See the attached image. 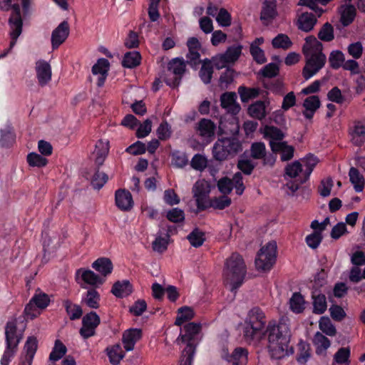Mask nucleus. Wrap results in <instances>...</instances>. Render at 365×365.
I'll return each instance as SVG.
<instances>
[{"mask_svg":"<svg viewBox=\"0 0 365 365\" xmlns=\"http://www.w3.org/2000/svg\"><path fill=\"white\" fill-rule=\"evenodd\" d=\"M269 351L272 358L282 359L289 354L290 330L288 324L281 320L278 324H269L267 327Z\"/></svg>","mask_w":365,"mask_h":365,"instance_id":"obj_1","label":"nucleus"},{"mask_svg":"<svg viewBox=\"0 0 365 365\" xmlns=\"http://www.w3.org/2000/svg\"><path fill=\"white\" fill-rule=\"evenodd\" d=\"M303 53L306 64L302 70L305 80H309L317 74L325 65L326 56L322 53V44L314 36H309L305 39Z\"/></svg>","mask_w":365,"mask_h":365,"instance_id":"obj_2","label":"nucleus"},{"mask_svg":"<svg viewBox=\"0 0 365 365\" xmlns=\"http://www.w3.org/2000/svg\"><path fill=\"white\" fill-rule=\"evenodd\" d=\"M247 268L242 256L233 253L227 259L223 270L225 282L230 286V290L235 292L243 283Z\"/></svg>","mask_w":365,"mask_h":365,"instance_id":"obj_3","label":"nucleus"},{"mask_svg":"<svg viewBox=\"0 0 365 365\" xmlns=\"http://www.w3.org/2000/svg\"><path fill=\"white\" fill-rule=\"evenodd\" d=\"M242 150V145L236 137L218 138L212 148L213 158L222 162L235 157Z\"/></svg>","mask_w":365,"mask_h":365,"instance_id":"obj_4","label":"nucleus"},{"mask_svg":"<svg viewBox=\"0 0 365 365\" xmlns=\"http://www.w3.org/2000/svg\"><path fill=\"white\" fill-rule=\"evenodd\" d=\"M277 248L276 242L271 241L259 250L255 259L257 269L267 271L272 267L276 262Z\"/></svg>","mask_w":365,"mask_h":365,"instance_id":"obj_5","label":"nucleus"},{"mask_svg":"<svg viewBox=\"0 0 365 365\" xmlns=\"http://www.w3.org/2000/svg\"><path fill=\"white\" fill-rule=\"evenodd\" d=\"M14 12L9 19V24L10 27V36L11 42L9 48L6 49L1 55L0 58L6 57L12 50L14 46L16 45L17 38L22 32L23 21L21 16L20 6L15 4L14 6Z\"/></svg>","mask_w":365,"mask_h":365,"instance_id":"obj_6","label":"nucleus"},{"mask_svg":"<svg viewBox=\"0 0 365 365\" xmlns=\"http://www.w3.org/2000/svg\"><path fill=\"white\" fill-rule=\"evenodd\" d=\"M26 324L21 318H12L9 319L5 326V342L20 344L24 336V332Z\"/></svg>","mask_w":365,"mask_h":365,"instance_id":"obj_7","label":"nucleus"},{"mask_svg":"<svg viewBox=\"0 0 365 365\" xmlns=\"http://www.w3.org/2000/svg\"><path fill=\"white\" fill-rule=\"evenodd\" d=\"M186 64L182 58H173L168 65V77L165 83L168 86L175 88L180 83L182 77L185 72Z\"/></svg>","mask_w":365,"mask_h":365,"instance_id":"obj_8","label":"nucleus"},{"mask_svg":"<svg viewBox=\"0 0 365 365\" xmlns=\"http://www.w3.org/2000/svg\"><path fill=\"white\" fill-rule=\"evenodd\" d=\"M217 185L219 191L225 195L230 193L233 187L239 195H241L245 190L242 176L239 172L233 175L232 180L227 177L222 178L218 180Z\"/></svg>","mask_w":365,"mask_h":365,"instance_id":"obj_9","label":"nucleus"},{"mask_svg":"<svg viewBox=\"0 0 365 365\" xmlns=\"http://www.w3.org/2000/svg\"><path fill=\"white\" fill-rule=\"evenodd\" d=\"M201 324L196 322H190L186 324L182 329L180 336L177 339V342L187 343L186 347L192 346L193 349V355L195 353V339L201 331Z\"/></svg>","mask_w":365,"mask_h":365,"instance_id":"obj_10","label":"nucleus"},{"mask_svg":"<svg viewBox=\"0 0 365 365\" xmlns=\"http://www.w3.org/2000/svg\"><path fill=\"white\" fill-rule=\"evenodd\" d=\"M101 323L100 317L95 312H90L82 318V327L80 335L83 339H88L96 334V329Z\"/></svg>","mask_w":365,"mask_h":365,"instance_id":"obj_11","label":"nucleus"},{"mask_svg":"<svg viewBox=\"0 0 365 365\" xmlns=\"http://www.w3.org/2000/svg\"><path fill=\"white\" fill-rule=\"evenodd\" d=\"M351 143L357 147L365 143V119L355 120L349 129Z\"/></svg>","mask_w":365,"mask_h":365,"instance_id":"obj_12","label":"nucleus"},{"mask_svg":"<svg viewBox=\"0 0 365 365\" xmlns=\"http://www.w3.org/2000/svg\"><path fill=\"white\" fill-rule=\"evenodd\" d=\"M69 25L66 21L61 22L51 34V45L53 49H56L61 45L69 35Z\"/></svg>","mask_w":365,"mask_h":365,"instance_id":"obj_13","label":"nucleus"},{"mask_svg":"<svg viewBox=\"0 0 365 365\" xmlns=\"http://www.w3.org/2000/svg\"><path fill=\"white\" fill-rule=\"evenodd\" d=\"M215 125L209 119H201L197 125V133L206 143H210L215 135Z\"/></svg>","mask_w":365,"mask_h":365,"instance_id":"obj_14","label":"nucleus"},{"mask_svg":"<svg viewBox=\"0 0 365 365\" xmlns=\"http://www.w3.org/2000/svg\"><path fill=\"white\" fill-rule=\"evenodd\" d=\"M247 349L242 347H237L235 349L231 354L227 351H223L222 358L233 365H246L247 362Z\"/></svg>","mask_w":365,"mask_h":365,"instance_id":"obj_15","label":"nucleus"},{"mask_svg":"<svg viewBox=\"0 0 365 365\" xmlns=\"http://www.w3.org/2000/svg\"><path fill=\"white\" fill-rule=\"evenodd\" d=\"M142 337V331L140 329H129L125 330L122 336L123 347L126 351L134 349L135 344Z\"/></svg>","mask_w":365,"mask_h":365,"instance_id":"obj_16","label":"nucleus"},{"mask_svg":"<svg viewBox=\"0 0 365 365\" xmlns=\"http://www.w3.org/2000/svg\"><path fill=\"white\" fill-rule=\"evenodd\" d=\"M36 72L40 86H46L51 79V68L50 64L43 60L36 63Z\"/></svg>","mask_w":365,"mask_h":365,"instance_id":"obj_17","label":"nucleus"},{"mask_svg":"<svg viewBox=\"0 0 365 365\" xmlns=\"http://www.w3.org/2000/svg\"><path fill=\"white\" fill-rule=\"evenodd\" d=\"M109 61L106 58L99 59L92 67L93 75L98 76L97 85L98 87L103 86L109 71Z\"/></svg>","mask_w":365,"mask_h":365,"instance_id":"obj_18","label":"nucleus"},{"mask_svg":"<svg viewBox=\"0 0 365 365\" xmlns=\"http://www.w3.org/2000/svg\"><path fill=\"white\" fill-rule=\"evenodd\" d=\"M115 205L121 210L128 211L133 207V197L130 192L125 190H118L115 192Z\"/></svg>","mask_w":365,"mask_h":365,"instance_id":"obj_19","label":"nucleus"},{"mask_svg":"<svg viewBox=\"0 0 365 365\" xmlns=\"http://www.w3.org/2000/svg\"><path fill=\"white\" fill-rule=\"evenodd\" d=\"M76 274L77 277H81L86 284L93 287H98L105 282L103 277L98 276L91 269L81 268L76 271Z\"/></svg>","mask_w":365,"mask_h":365,"instance_id":"obj_20","label":"nucleus"},{"mask_svg":"<svg viewBox=\"0 0 365 365\" xmlns=\"http://www.w3.org/2000/svg\"><path fill=\"white\" fill-rule=\"evenodd\" d=\"M236 99L237 95L235 93L226 92L220 97L221 106L227 112L236 114L240 110V106L236 103Z\"/></svg>","mask_w":365,"mask_h":365,"instance_id":"obj_21","label":"nucleus"},{"mask_svg":"<svg viewBox=\"0 0 365 365\" xmlns=\"http://www.w3.org/2000/svg\"><path fill=\"white\" fill-rule=\"evenodd\" d=\"M321 102L317 96H310L306 98L303 102V111L304 116L309 120H311L317 110L320 107Z\"/></svg>","mask_w":365,"mask_h":365,"instance_id":"obj_22","label":"nucleus"},{"mask_svg":"<svg viewBox=\"0 0 365 365\" xmlns=\"http://www.w3.org/2000/svg\"><path fill=\"white\" fill-rule=\"evenodd\" d=\"M254 324L244 322L243 324V336L247 341H252L255 339H258L264 334V329L257 327Z\"/></svg>","mask_w":365,"mask_h":365,"instance_id":"obj_23","label":"nucleus"},{"mask_svg":"<svg viewBox=\"0 0 365 365\" xmlns=\"http://www.w3.org/2000/svg\"><path fill=\"white\" fill-rule=\"evenodd\" d=\"M132 292L133 287L128 280L118 281L111 289V293L118 298L128 297Z\"/></svg>","mask_w":365,"mask_h":365,"instance_id":"obj_24","label":"nucleus"},{"mask_svg":"<svg viewBox=\"0 0 365 365\" xmlns=\"http://www.w3.org/2000/svg\"><path fill=\"white\" fill-rule=\"evenodd\" d=\"M264 318L263 312L258 307H254L248 312L245 322L255 326L258 324L259 327L264 329L266 323Z\"/></svg>","mask_w":365,"mask_h":365,"instance_id":"obj_25","label":"nucleus"},{"mask_svg":"<svg viewBox=\"0 0 365 365\" xmlns=\"http://www.w3.org/2000/svg\"><path fill=\"white\" fill-rule=\"evenodd\" d=\"M109 151L108 140H99L95 147L94 155L95 162L98 165H103Z\"/></svg>","mask_w":365,"mask_h":365,"instance_id":"obj_26","label":"nucleus"},{"mask_svg":"<svg viewBox=\"0 0 365 365\" xmlns=\"http://www.w3.org/2000/svg\"><path fill=\"white\" fill-rule=\"evenodd\" d=\"M272 150L274 153H281V160L288 161L294 156V148L293 146L288 145L286 142L280 144L272 143Z\"/></svg>","mask_w":365,"mask_h":365,"instance_id":"obj_27","label":"nucleus"},{"mask_svg":"<svg viewBox=\"0 0 365 365\" xmlns=\"http://www.w3.org/2000/svg\"><path fill=\"white\" fill-rule=\"evenodd\" d=\"M316 23L317 18L312 13H303L299 16L298 19L299 29L305 32H309L312 30Z\"/></svg>","mask_w":365,"mask_h":365,"instance_id":"obj_28","label":"nucleus"},{"mask_svg":"<svg viewBox=\"0 0 365 365\" xmlns=\"http://www.w3.org/2000/svg\"><path fill=\"white\" fill-rule=\"evenodd\" d=\"M340 21L343 26L349 25L354 19L356 16V8L352 4H344L339 9Z\"/></svg>","mask_w":365,"mask_h":365,"instance_id":"obj_29","label":"nucleus"},{"mask_svg":"<svg viewBox=\"0 0 365 365\" xmlns=\"http://www.w3.org/2000/svg\"><path fill=\"white\" fill-rule=\"evenodd\" d=\"M92 267L104 277L110 274L113 268L112 262L106 257L97 259L93 262Z\"/></svg>","mask_w":365,"mask_h":365,"instance_id":"obj_30","label":"nucleus"},{"mask_svg":"<svg viewBox=\"0 0 365 365\" xmlns=\"http://www.w3.org/2000/svg\"><path fill=\"white\" fill-rule=\"evenodd\" d=\"M101 296L94 289H88L82 297V303L91 309H98L100 306Z\"/></svg>","mask_w":365,"mask_h":365,"instance_id":"obj_31","label":"nucleus"},{"mask_svg":"<svg viewBox=\"0 0 365 365\" xmlns=\"http://www.w3.org/2000/svg\"><path fill=\"white\" fill-rule=\"evenodd\" d=\"M267 106L264 101H257L251 104L248 108L249 115L257 120H262L267 115Z\"/></svg>","mask_w":365,"mask_h":365,"instance_id":"obj_32","label":"nucleus"},{"mask_svg":"<svg viewBox=\"0 0 365 365\" xmlns=\"http://www.w3.org/2000/svg\"><path fill=\"white\" fill-rule=\"evenodd\" d=\"M303 168V179L301 180V183L305 182L309 178L314 167L317 165L318 160L317 158L313 155H309L302 160Z\"/></svg>","mask_w":365,"mask_h":365,"instance_id":"obj_33","label":"nucleus"},{"mask_svg":"<svg viewBox=\"0 0 365 365\" xmlns=\"http://www.w3.org/2000/svg\"><path fill=\"white\" fill-rule=\"evenodd\" d=\"M264 137L269 140V145L272 148V143L280 144L283 143L282 140L284 135L282 130L274 126H267L264 128Z\"/></svg>","mask_w":365,"mask_h":365,"instance_id":"obj_34","label":"nucleus"},{"mask_svg":"<svg viewBox=\"0 0 365 365\" xmlns=\"http://www.w3.org/2000/svg\"><path fill=\"white\" fill-rule=\"evenodd\" d=\"M63 305L71 320L79 319L82 317L83 309L80 305L73 303L69 299L63 300Z\"/></svg>","mask_w":365,"mask_h":365,"instance_id":"obj_35","label":"nucleus"},{"mask_svg":"<svg viewBox=\"0 0 365 365\" xmlns=\"http://www.w3.org/2000/svg\"><path fill=\"white\" fill-rule=\"evenodd\" d=\"M302 164L299 160H295L287 165L284 169V178H294L299 176L300 180L303 179Z\"/></svg>","mask_w":365,"mask_h":365,"instance_id":"obj_36","label":"nucleus"},{"mask_svg":"<svg viewBox=\"0 0 365 365\" xmlns=\"http://www.w3.org/2000/svg\"><path fill=\"white\" fill-rule=\"evenodd\" d=\"M275 1H264L262 8L260 19L262 21H271L277 16Z\"/></svg>","mask_w":365,"mask_h":365,"instance_id":"obj_37","label":"nucleus"},{"mask_svg":"<svg viewBox=\"0 0 365 365\" xmlns=\"http://www.w3.org/2000/svg\"><path fill=\"white\" fill-rule=\"evenodd\" d=\"M349 180L354 186L356 192H360L363 190L364 186V179L363 175L359 171L354 167H351L349 172Z\"/></svg>","mask_w":365,"mask_h":365,"instance_id":"obj_38","label":"nucleus"},{"mask_svg":"<svg viewBox=\"0 0 365 365\" xmlns=\"http://www.w3.org/2000/svg\"><path fill=\"white\" fill-rule=\"evenodd\" d=\"M109 361L112 364H118L125 356L124 351L120 344H116L106 349Z\"/></svg>","mask_w":365,"mask_h":365,"instance_id":"obj_39","label":"nucleus"},{"mask_svg":"<svg viewBox=\"0 0 365 365\" xmlns=\"http://www.w3.org/2000/svg\"><path fill=\"white\" fill-rule=\"evenodd\" d=\"M313 343L317 354H324L331 344L329 339L319 331L314 336Z\"/></svg>","mask_w":365,"mask_h":365,"instance_id":"obj_40","label":"nucleus"},{"mask_svg":"<svg viewBox=\"0 0 365 365\" xmlns=\"http://www.w3.org/2000/svg\"><path fill=\"white\" fill-rule=\"evenodd\" d=\"M18 341L16 344L5 342V349L0 360L1 365H9L18 350Z\"/></svg>","mask_w":365,"mask_h":365,"instance_id":"obj_41","label":"nucleus"},{"mask_svg":"<svg viewBox=\"0 0 365 365\" xmlns=\"http://www.w3.org/2000/svg\"><path fill=\"white\" fill-rule=\"evenodd\" d=\"M313 298V312L315 314H323L327 308L326 297L324 294H317V292L312 293Z\"/></svg>","mask_w":365,"mask_h":365,"instance_id":"obj_42","label":"nucleus"},{"mask_svg":"<svg viewBox=\"0 0 365 365\" xmlns=\"http://www.w3.org/2000/svg\"><path fill=\"white\" fill-rule=\"evenodd\" d=\"M66 346L60 340L57 339L49 354V360L52 362H56L62 359L66 355Z\"/></svg>","mask_w":365,"mask_h":365,"instance_id":"obj_43","label":"nucleus"},{"mask_svg":"<svg viewBox=\"0 0 365 365\" xmlns=\"http://www.w3.org/2000/svg\"><path fill=\"white\" fill-rule=\"evenodd\" d=\"M14 140L12 127L10 124H6L0 129V146L6 147Z\"/></svg>","mask_w":365,"mask_h":365,"instance_id":"obj_44","label":"nucleus"},{"mask_svg":"<svg viewBox=\"0 0 365 365\" xmlns=\"http://www.w3.org/2000/svg\"><path fill=\"white\" fill-rule=\"evenodd\" d=\"M141 56L138 51L127 52L123 57L122 64L123 67L132 68L138 66L140 63Z\"/></svg>","mask_w":365,"mask_h":365,"instance_id":"obj_45","label":"nucleus"},{"mask_svg":"<svg viewBox=\"0 0 365 365\" xmlns=\"http://www.w3.org/2000/svg\"><path fill=\"white\" fill-rule=\"evenodd\" d=\"M213 73V66L211 61L208 59H205L202 65V67L199 72V76L202 81L208 84L210 83Z\"/></svg>","mask_w":365,"mask_h":365,"instance_id":"obj_46","label":"nucleus"},{"mask_svg":"<svg viewBox=\"0 0 365 365\" xmlns=\"http://www.w3.org/2000/svg\"><path fill=\"white\" fill-rule=\"evenodd\" d=\"M304 299L301 294L295 292L289 299L290 309L297 314L302 313L304 309Z\"/></svg>","mask_w":365,"mask_h":365,"instance_id":"obj_47","label":"nucleus"},{"mask_svg":"<svg viewBox=\"0 0 365 365\" xmlns=\"http://www.w3.org/2000/svg\"><path fill=\"white\" fill-rule=\"evenodd\" d=\"M38 349V340L36 336H28L24 346L23 352L26 356L34 358Z\"/></svg>","mask_w":365,"mask_h":365,"instance_id":"obj_48","label":"nucleus"},{"mask_svg":"<svg viewBox=\"0 0 365 365\" xmlns=\"http://www.w3.org/2000/svg\"><path fill=\"white\" fill-rule=\"evenodd\" d=\"M272 45L274 48L287 50L292 46V42L287 35L279 34L272 39Z\"/></svg>","mask_w":365,"mask_h":365,"instance_id":"obj_49","label":"nucleus"},{"mask_svg":"<svg viewBox=\"0 0 365 365\" xmlns=\"http://www.w3.org/2000/svg\"><path fill=\"white\" fill-rule=\"evenodd\" d=\"M194 317L192 309L189 307H182L178 309V317L175 324L181 326L184 322L190 320Z\"/></svg>","mask_w":365,"mask_h":365,"instance_id":"obj_50","label":"nucleus"},{"mask_svg":"<svg viewBox=\"0 0 365 365\" xmlns=\"http://www.w3.org/2000/svg\"><path fill=\"white\" fill-rule=\"evenodd\" d=\"M169 237L168 234H165L163 237L158 234L152 243L153 250L159 253L165 252L168 248Z\"/></svg>","mask_w":365,"mask_h":365,"instance_id":"obj_51","label":"nucleus"},{"mask_svg":"<svg viewBox=\"0 0 365 365\" xmlns=\"http://www.w3.org/2000/svg\"><path fill=\"white\" fill-rule=\"evenodd\" d=\"M190 243L195 247H200L205 240V233L199 229L193 230L187 237Z\"/></svg>","mask_w":365,"mask_h":365,"instance_id":"obj_52","label":"nucleus"},{"mask_svg":"<svg viewBox=\"0 0 365 365\" xmlns=\"http://www.w3.org/2000/svg\"><path fill=\"white\" fill-rule=\"evenodd\" d=\"M319 327L320 330L328 336H332L336 334V328L329 317H322L319 322Z\"/></svg>","mask_w":365,"mask_h":365,"instance_id":"obj_53","label":"nucleus"},{"mask_svg":"<svg viewBox=\"0 0 365 365\" xmlns=\"http://www.w3.org/2000/svg\"><path fill=\"white\" fill-rule=\"evenodd\" d=\"M299 352L297 354V360L300 364H305L310 357L309 344L301 341L298 344Z\"/></svg>","mask_w":365,"mask_h":365,"instance_id":"obj_54","label":"nucleus"},{"mask_svg":"<svg viewBox=\"0 0 365 365\" xmlns=\"http://www.w3.org/2000/svg\"><path fill=\"white\" fill-rule=\"evenodd\" d=\"M27 162L31 167H44L46 165L48 160L44 157L36 153H30L27 155Z\"/></svg>","mask_w":365,"mask_h":365,"instance_id":"obj_55","label":"nucleus"},{"mask_svg":"<svg viewBox=\"0 0 365 365\" xmlns=\"http://www.w3.org/2000/svg\"><path fill=\"white\" fill-rule=\"evenodd\" d=\"M318 37L320 40L324 41H331L334 39V29L329 23H326L323 25L318 34Z\"/></svg>","mask_w":365,"mask_h":365,"instance_id":"obj_56","label":"nucleus"},{"mask_svg":"<svg viewBox=\"0 0 365 365\" xmlns=\"http://www.w3.org/2000/svg\"><path fill=\"white\" fill-rule=\"evenodd\" d=\"M242 48L240 45L230 46L223 54L229 63H234L240 56Z\"/></svg>","mask_w":365,"mask_h":365,"instance_id":"obj_57","label":"nucleus"},{"mask_svg":"<svg viewBox=\"0 0 365 365\" xmlns=\"http://www.w3.org/2000/svg\"><path fill=\"white\" fill-rule=\"evenodd\" d=\"M31 300H32L36 307L39 309H45L50 302L48 296L46 294L41 292H38V291H36Z\"/></svg>","mask_w":365,"mask_h":365,"instance_id":"obj_58","label":"nucleus"},{"mask_svg":"<svg viewBox=\"0 0 365 365\" xmlns=\"http://www.w3.org/2000/svg\"><path fill=\"white\" fill-rule=\"evenodd\" d=\"M193 195H209L210 192V186L207 181L205 180H197L192 188Z\"/></svg>","mask_w":365,"mask_h":365,"instance_id":"obj_59","label":"nucleus"},{"mask_svg":"<svg viewBox=\"0 0 365 365\" xmlns=\"http://www.w3.org/2000/svg\"><path fill=\"white\" fill-rule=\"evenodd\" d=\"M251 156L255 159H262L265 156L266 148L263 143H254L250 148Z\"/></svg>","mask_w":365,"mask_h":365,"instance_id":"obj_60","label":"nucleus"},{"mask_svg":"<svg viewBox=\"0 0 365 365\" xmlns=\"http://www.w3.org/2000/svg\"><path fill=\"white\" fill-rule=\"evenodd\" d=\"M231 204V200L226 195L213 197L211 199V207L218 210H223L229 207Z\"/></svg>","mask_w":365,"mask_h":365,"instance_id":"obj_61","label":"nucleus"},{"mask_svg":"<svg viewBox=\"0 0 365 365\" xmlns=\"http://www.w3.org/2000/svg\"><path fill=\"white\" fill-rule=\"evenodd\" d=\"M220 26L227 27L231 24V15L225 9H220L215 19Z\"/></svg>","mask_w":365,"mask_h":365,"instance_id":"obj_62","label":"nucleus"},{"mask_svg":"<svg viewBox=\"0 0 365 365\" xmlns=\"http://www.w3.org/2000/svg\"><path fill=\"white\" fill-rule=\"evenodd\" d=\"M332 187L333 180L331 178L328 177L323 179L318 187L319 193L322 197H327L330 195Z\"/></svg>","mask_w":365,"mask_h":365,"instance_id":"obj_63","label":"nucleus"},{"mask_svg":"<svg viewBox=\"0 0 365 365\" xmlns=\"http://www.w3.org/2000/svg\"><path fill=\"white\" fill-rule=\"evenodd\" d=\"M108 175L106 173L97 171L93 176L91 185L95 189L100 190L108 181Z\"/></svg>","mask_w":365,"mask_h":365,"instance_id":"obj_64","label":"nucleus"}]
</instances>
